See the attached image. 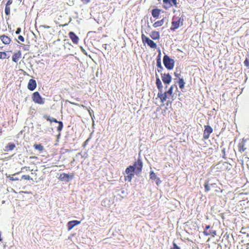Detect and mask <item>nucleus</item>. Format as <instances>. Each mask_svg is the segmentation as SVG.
Listing matches in <instances>:
<instances>
[{"instance_id":"obj_13","label":"nucleus","mask_w":249,"mask_h":249,"mask_svg":"<svg viewBox=\"0 0 249 249\" xmlns=\"http://www.w3.org/2000/svg\"><path fill=\"white\" fill-rule=\"evenodd\" d=\"M36 87V81L33 79H31L29 80V82L28 83L27 88L28 89L33 91L34 90Z\"/></svg>"},{"instance_id":"obj_24","label":"nucleus","mask_w":249,"mask_h":249,"mask_svg":"<svg viewBox=\"0 0 249 249\" xmlns=\"http://www.w3.org/2000/svg\"><path fill=\"white\" fill-rule=\"evenodd\" d=\"M245 144L244 142H240L238 144V149L239 152L242 153L244 151H245L246 148H245Z\"/></svg>"},{"instance_id":"obj_32","label":"nucleus","mask_w":249,"mask_h":249,"mask_svg":"<svg viewBox=\"0 0 249 249\" xmlns=\"http://www.w3.org/2000/svg\"><path fill=\"white\" fill-rule=\"evenodd\" d=\"M157 66L159 68L162 69L160 58L158 59L157 60Z\"/></svg>"},{"instance_id":"obj_47","label":"nucleus","mask_w":249,"mask_h":249,"mask_svg":"<svg viewBox=\"0 0 249 249\" xmlns=\"http://www.w3.org/2000/svg\"><path fill=\"white\" fill-rule=\"evenodd\" d=\"M166 100H167V99H169V96H169L168 94H166Z\"/></svg>"},{"instance_id":"obj_20","label":"nucleus","mask_w":249,"mask_h":249,"mask_svg":"<svg viewBox=\"0 0 249 249\" xmlns=\"http://www.w3.org/2000/svg\"><path fill=\"white\" fill-rule=\"evenodd\" d=\"M150 36L154 40L158 39L160 37L159 32L156 31H153L151 32Z\"/></svg>"},{"instance_id":"obj_25","label":"nucleus","mask_w":249,"mask_h":249,"mask_svg":"<svg viewBox=\"0 0 249 249\" xmlns=\"http://www.w3.org/2000/svg\"><path fill=\"white\" fill-rule=\"evenodd\" d=\"M211 186L214 189V192L215 193L222 192V191L220 188L218 187L215 183L211 184Z\"/></svg>"},{"instance_id":"obj_46","label":"nucleus","mask_w":249,"mask_h":249,"mask_svg":"<svg viewBox=\"0 0 249 249\" xmlns=\"http://www.w3.org/2000/svg\"><path fill=\"white\" fill-rule=\"evenodd\" d=\"M172 103V101H167L166 105L168 106L169 104H171Z\"/></svg>"},{"instance_id":"obj_29","label":"nucleus","mask_w":249,"mask_h":249,"mask_svg":"<svg viewBox=\"0 0 249 249\" xmlns=\"http://www.w3.org/2000/svg\"><path fill=\"white\" fill-rule=\"evenodd\" d=\"M210 186H211V185H210L209 184L208 181H207L205 183L204 188H205V191L206 192H208L209 191H210V190H211Z\"/></svg>"},{"instance_id":"obj_17","label":"nucleus","mask_w":249,"mask_h":249,"mask_svg":"<svg viewBox=\"0 0 249 249\" xmlns=\"http://www.w3.org/2000/svg\"><path fill=\"white\" fill-rule=\"evenodd\" d=\"M150 178L151 179L154 180L156 181V184L158 185L160 183V179L158 178L156 174L153 172L151 171L150 174Z\"/></svg>"},{"instance_id":"obj_37","label":"nucleus","mask_w":249,"mask_h":249,"mask_svg":"<svg viewBox=\"0 0 249 249\" xmlns=\"http://www.w3.org/2000/svg\"><path fill=\"white\" fill-rule=\"evenodd\" d=\"M18 39L20 41H22V42H24V37H23V36H20H20H18Z\"/></svg>"},{"instance_id":"obj_44","label":"nucleus","mask_w":249,"mask_h":249,"mask_svg":"<svg viewBox=\"0 0 249 249\" xmlns=\"http://www.w3.org/2000/svg\"><path fill=\"white\" fill-rule=\"evenodd\" d=\"M174 74H175V76L176 77H178L179 76V75H180V74L178 73H177V72H175V73H174Z\"/></svg>"},{"instance_id":"obj_36","label":"nucleus","mask_w":249,"mask_h":249,"mask_svg":"<svg viewBox=\"0 0 249 249\" xmlns=\"http://www.w3.org/2000/svg\"><path fill=\"white\" fill-rule=\"evenodd\" d=\"M12 0H8L5 4V6H10V5L12 3Z\"/></svg>"},{"instance_id":"obj_23","label":"nucleus","mask_w":249,"mask_h":249,"mask_svg":"<svg viewBox=\"0 0 249 249\" xmlns=\"http://www.w3.org/2000/svg\"><path fill=\"white\" fill-rule=\"evenodd\" d=\"M9 52H12L11 51L0 52V59H8L10 57V55H8L7 53Z\"/></svg>"},{"instance_id":"obj_7","label":"nucleus","mask_w":249,"mask_h":249,"mask_svg":"<svg viewBox=\"0 0 249 249\" xmlns=\"http://www.w3.org/2000/svg\"><path fill=\"white\" fill-rule=\"evenodd\" d=\"M32 98L36 104L43 105L45 103L44 99L41 96L38 91H36L33 93Z\"/></svg>"},{"instance_id":"obj_11","label":"nucleus","mask_w":249,"mask_h":249,"mask_svg":"<svg viewBox=\"0 0 249 249\" xmlns=\"http://www.w3.org/2000/svg\"><path fill=\"white\" fill-rule=\"evenodd\" d=\"M161 77L164 84H169L171 83L172 77L169 73L161 74Z\"/></svg>"},{"instance_id":"obj_5","label":"nucleus","mask_w":249,"mask_h":249,"mask_svg":"<svg viewBox=\"0 0 249 249\" xmlns=\"http://www.w3.org/2000/svg\"><path fill=\"white\" fill-rule=\"evenodd\" d=\"M12 42V39L5 35L0 36V50H2L3 48L2 44L8 46Z\"/></svg>"},{"instance_id":"obj_1","label":"nucleus","mask_w":249,"mask_h":249,"mask_svg":"<svg viewBox=\"0 0 249 249\" xmlns=\"http://www.w3.org/2000/svg\"><path fill=\"white\" fill-rule=\"evenodd\" d=\"M142 167L143 164L141 159H138L133 165H130L126 168L125 171L127 175L124 177L125 180L130 182L134 176V173L139 175L142 172Z\"/></svg>"},{"instance_id":"obj_12","label":"nucleus","mask_w":249,"mask_h":249,"mask_svg":"<svg viewBox=\"0 0 249 249\" xmlns=\"http://www.w3.org/2000/svg\"><path fill=\"white\" fill-rule=\"evenodd\" d=\"M73 173H71L70 175L66 173H62L60 175L59 179L61 180H66L67 181H69L70 179L73 178Z\"/></svg>"},{"instance_id":"obj_27","label":"nucleus","mask_w":249,"mask_h":249,"mask_svg":"<svg viewBox=\"0 0 249 249\" xmlns=\"http://www.w3.org/2000/svg\"><path fill=\"white\" fill-rule=\"evenodd\" d=\"M229 165L228 162H224L222 163L221 166H220L219 168L222 170L228 169L229 167Z\"/></svg>"},{"instance_id":"obj_40","label":"nucleus","mask_w":249,"mask_h":249,"mask_svg":"<svg viewBox=\"0 0 249 249\" xmlns=\"http://www.w3.org/2000/svg\"><path fill=\"white\" fill-rule=\"evenodd\" d=\"M40 27H43V28H50L51 27L49 26H47V25H41L40 26Z\"/></svg>"},{"instance_id":"obj_10","label":"nucleus","mask_w":249,"mask_h":249,"mask_svg":"<svg viewBox=\"0 0 249 249\" xmlns=\"http://www.w3.org/2000/svg\"><path fill=\"white\" fill-rule=\"evenodd\" d=\"M203 135V139L206 140L209 139L210 134L213 132V129L210 125H205Z\"/></svg>"},{"instance_id":"obj_34","label":"nucleus","mask_w":249,"mask_h":249,"mask_svg":"<svg viewBox=\"0 0 249 249\" xmlns=\"http://www.w3.org/2000/svg\"><path fill=\"white\" fill-rule=\"evenodd\" d=\"M170 249H181L179 247H178L176 243L173 242V247L171 248Z\"/></svg>"},{"instance_id":"obj_21","label":"nucleus","mask_w":249,"mask_h":249,"mask_svg":"<svg viewBox=\"0 0 249 249\" xmlns=\"http://www.w3.org/2000/svg\"><path fill=\"white\" fill-rule=\"evenodd\" d=\"M164 22V18H163L161 19V20H158V21L155 22L153 24V27H154L155 28L161 27L163 25Z\"/></svg>"},{"instance_id":"obj_45","label":"nucleus","mask_w":249,"mask_h":249,"mask_svg":"<svg viewBox=\"0 0 249 249\" xmlns=\"http://www.w3.org/2000/svg\"><path fill=\"white\" fill-rule=\"evenodd\" d=\"M10 180H18V178H14L13 177H11L10 178Z\"/></svg>"},{"instance_id":"obj_19","label":"nucleus","mask_w":249,"mask_h":249,"mask_svg":"<svg viewBox=\"0 0 249 249\" xmlns=\"http://www.w3.org/2000/svg\"><path fill=\"white\" fill-rule=\"evenodd\" d=\"M156 84L157 88L160 92H161L162 90V88H163L162 83H161L160 79L159 78L158 75L157 74H156Z\"/></svg>"},{"instance_id":"obj_50","label":"nucleus","mask_w":249,"mask_h":249,"mask_svg":"<svg viewBox=\"0 0 249 249\" xmlns=\"http://www.w3.org/2000/svg\"><path fill=\"white\" fill-rule=\"evenodd\" d=\"M160 0H159V1H160Z\"/></svg>"},{"instance_id":"obj_26","label":"nucleus","mask_w":249,"mask_h":249,"mask_svg":"<svg viewBox=\"0 0 249 249\" xmlns=\"http://www.w3.org/2000/svg\"><path fill=\"white\" fill-rule=\"evenodd\" d=\"M34 147L35 149L39 151L40 152H42L44 149L43 146L41 144L35 143L34 145Z\"/></svg>"},{"instance_id":"obj_30","label":"nucleus","mask_w":249,"mask_h":249,"mask_svg":"<svg viewBox=\"0 0 249 249\" xmlns=\"http://www.w3.org/2000/svg\"><path fill=\"white\" fill-rule=\"evenodd\" d=\"M58 124V126L57 128V130L60 132L62 130L63 127V123L61 121H58L57 123Z\"/></svg>"},{"instance_id":"obj_6","label":"nucleus","mask_w":249,"mask_h":249,"mask_svg":"<svg viewBox=\"0 0 249 249\" xmlns=\"http://www.w3.org/2000/svg\"><path fill=\"white\" fill-rule=\"evenodd\" d=\"M142 40L143 44L146 43L151 48H157L156 43L143 34L142 35Z\"/></svg>"},{"instance_id":"obj_42","label":"nucleus","mask_w":249,"mask_h":249,"mask_svg":"<svg viewBox=\"0 0 249 249\" xmlns=\"http://www.w3.org/2000/svg\"><path fill=\"white\" fill-rule=\"evenodd\" d=\"M29 159L30 160H32V159L37 160L38 159L37 157L36 156H31V157H30Z\"/></svg>"},{"instance_id":"obj_49","label":"nucleus","mask_w":249,"mask_h":249,"mask_svg":"<svg viewBox=\"0 0 249 249\" xmlns=\"http://www.w3.org/2000/svg\"><path fill=\"white\" fill-rule=\"evenodd\" d=\"M82 107H85L84 106H83V105H82Z\"/></svg>"},{"instance_id":"obj_33","label":"nucleus","mask_w":249,"mask_h":249,"mask_svg":"<svg viewBox=\"0 0 249 249\" xmlns=\"http://www.w3.org/2000/svg\"><path fill=\"white\" fill-rule=\"evenodd\" d=\"M47 120L50 121L51 123L52 122H54V123H58V121L55 118H50L49 117H48L47 118Z\"/></svg>"},{"instance_id":"obj_3","label":"nucleus","mask_w":249,"mask_h":249,"mask_svg":"<svg viewBox=\"0 0 249 249\" xmlns=\"http://www.w3.org/2000/svg\"><path fill=\"white\" fill-rule=\"evenodd\" d=\"M173 89L174 86H171L169 89L164 93H162V91L158 93V97L160 98L161 103H163L166 100V94H168L169 96L173 97Z\"/></svg>"},{"instance_id":"obj_43","label":"nucleus","mask_w":249,"mask_h":249,"mask_svg":"<svg viewBox=\"0 0 249 249\" xmlns=\"http://www.w3.org/2000/svg\"><path fill=\"white\" fill-rule=\"evenodd\" d=\"M86 108L87 109V110H88V111L89 112V114L91 116V112H93V111L91 110L90 108H88L87 107H86Z\"/></svg>"},{"instance_id":"obj_9","label":"nucleus","mask_w":249,"mask_h":249,"mask_svg":"<svg viewBox=\"0 0 249 249\" xmlns=\"http://www.w3.org/2000/svg\"><path fill=\"white\" fill-rule=\"evenodd\" d=\"M163 2L164 4L163 7L165 9H167L172 5L176 7L178 6L177 0H163Z\"/></svg>"},{"instance_id":"obj_14","label":"nucleus","mask_w":249,"mask_h":249,"mask_svg":"<svg viewBox=\"0 0 249 249\" xmlns=\"http://www.w3.org/2000/svg\"><path fill=\"white\" fill-rule=\"evenodd\" d=\"M70 38L74 44H77L79 42V37L73 32H70L69 34Z\"/></svg>"},{"instance_id":"obj_16","label":"nucleus","mask_w":249,"mask_h":249,"mask_svg":"<svg viewBox=\"0 0 249 249\" xmlns=\"http://www.w3.org/2000/svg\"><path fill=\"white\" fill-rule=\"evenodd\" d=\"M21 57V52L18 51L17 52L15 53L12 56V60L14 62H18V61Z\"/></svg>"},{"instance_id":"obj_35","label":"nucleus","mask_w":249,"mask_h":249,"mask_svg":"<svg viewBox=\"0 0 249 249\" xmlns=\"http://www.w3.org/2000/svg\"><path fill=\"white\" fill-rule=\"evenodd\" d=\"M21 179L25 180H29L30 179V177L29 175H23L21 177Z\"/></svg>"},{"instance_id":"obj_48","label":"nucleus","mask_w":249,"mask_h":249,"mask_svg":"<svg viewBox=\"0 0 249 249\" xmlns=\"http://www.w3.org/2000/svg\"><path fill=\"white\" fill-rule=\"evenodd\" d=\"M161 70H162V69H158V71H159V72L161 71Z\"/></svg>"},{"instance_id":"obj_31","label":"nucleus","mask_w":249,"mask_h":249,"mask_svg":"<svg viewBox=\"0 0 249 249\" xmlns=\"http://www.w3.org/2000/svg\"><path fill=\"white\" fill-rule=\"evenodd\" d=\"M10 7L5 6V13L7 16H9L10 14Z\"/></svg>"},{"instance_id":"obj_41","label":"nucleus","mask_w":249,"mask_h":249,"mask_svg":"<svg viewBox=\"0 0 249 249\" xmlns=\"http://www.w3.org/2000/svg\"><path fill=\"white\" fill-rule=\"evenodd\" d=\"M25 169L26 171L30 170L29 167L27 166H24L21 168V170Z\"/></svg>"},{"instance_id":"obj_38","label":"nucleus","mask_w":249,"mask_h":249,"mask_svg":"<svg viewBox=\"0 0 249 249\" xmlns=\"http://www.w3.org/2000/svg\"><path fill=\"white\" fill-rule=\"evenodd\" d=\"M89 140V139H88L87 140H86L83 144V147H85L88 143V142Z\"/></svg>"},{"instance_id":"obj_18","label":"nucleus","mask_w":249,"mask_h":249,"mask_svg":"<svg viewBox=\"0 0 249 249\" xmlns=\"http://www.w3.org/2000/svg\"><path fill=\"white\" fill-rule=\"evenodd\" d=\"M161 10L158 8L153 9L152 10L151 14L153 18H158L160 14Z\"/></svg>"},{"instance_id":"obj_2","label":"nucleus","mask_w":249,"mask_h":249,"mask_svg":"<svg viewBox=\"0 0 249 249\" xmlns=\"http://www.w3.org/2000/svg\"><path fill=\"white\" fill-rule=\"evenodd\" d=\"M184 22V18L183 16L179 17L174 16L172 18L170 30L175 31L180 26H182Z\"/></svg>"},{"instance_id":"obj_8","label":"nucleus","mask_w":249,"mask_h":249,"mask_svg":"<svg viewBox=\"0 0 249 249\" xmlns=\"http://www.w3.org/2000/svg\"><path fill=\"white\" fill-rule=\"evenodd\" d=\"M203 233L205 236H211L213 238L216 235V231L211 228L210 225H207L204 228Z\"/></svg>"},{"instance_id":"obj_39","label":"nucleus","mask_w":249,"mask_h":249,"mask_svg":"<svg viewBox=\"0 0 249 249\" xmlns=\"http://www.w3.org/2000/svg\"><path fill=\"white\" fill-rule=\"evenodd\" d=\"M21 32V29L20 28H18L17 30V31H16V34H19Z\"/></svg>"},{"instance_id":"obj_15","label":"nucleus","mask_w":249,"mask_h":249,"mask_svg":"<svg viewBox=\"0 0 249 249\" xmlns=\"http://www.w3.org/2000/svg\"><path fill=\"white\" fill-rule=\"evenodd\" d=\"M80 221L73 220L69 221L67 224V228L69 231L71 230L74 226L80 223Z\"/></svg>"},{"instance_id":"obj_4","label":"nucleus","mask_w":249,"mask_h":249,"mask_svg":"<svg viewBox=\"0 0 249 249\" xmlns=\"http://www.w3.org/2000/svg\"><path fill=\"white\" fill-rule=\"evenodd\" d=\"M163 64L168 70H172L174 67L175 61L170 58L168 55H165L163 58Z\"/></svg>"},{"instance_id":"obj_22","label":"nucleus","mask_w":249,"mask_h":249,"mask_svg":"<svg viewBox=\"0 0 249 249\" xmlns=\"http://www.w3.org/2000/svg\"><path fill=\"white\" fill-rule=\"evenodd\" d=\"M16 147V145L14 143L9 142L5 147V151H10L13 150Z\"/></svg>"},{"instance_id":"obj_28","label":"nucleus","mask_w":249,"mask_h":249,"mask_svg":"<svg viewBox=\"0 0 249 249\" xmlns=\"http://www.w3.org/2000/svg\"><path fill=\"white\" fill-rule=\"evenodd\" d=\"M185 83L182 78H180L178 81V85L180 89H182L184 87Z\"/></svg>"}]
</instances>
